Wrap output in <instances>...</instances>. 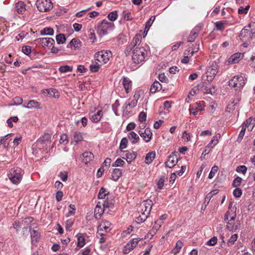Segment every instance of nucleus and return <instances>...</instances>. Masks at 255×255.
Listing matches in <instances>:
<instances>
[{"label": "nucleus", "mask_w": 255, "mask_h": 255, "mask_svg": "<svg viewBox=\"0 0 255 255\" xmlns=\"http://www.w3.org/2000/svg\"><path fill=\"white\" fill-rule=\"evenodd\" d=\"M217 73L218 65L215 62H213L206 68V71L203 74L202 78L204 80L211 82L214 79Z\"/></svg>", "instance_id": "f257e3e1"}, {"label": "nucleus", "mask_w": 255, "mask_h": 255, "mask_svg": "<svg viewBox=\"0 0 255 255\" xmlns=\"http://www.w3.org/2000/svg\"><path fill=\"white\" fill-rule=\"evenodd\" d=\"M7 176L11 182L13 184H17L22 178V171L18 167L12 168L9 169Z\"/></svg>", "instance_id": "f03ea898"}, {"label": "nucleus", "mask_w": 255, "mask_h": 255, "mask_svg": "<svg viewBox=\"0 0 255 255\" xmlns=\"http://www.w3.org/2000/svg\"><path fill=\"white\" fill-rule=\"evenodd\" d=\"M95 60L100 63L107 64L112 57V53L109 50H102L95 54Z\"/></svg>", "instance_id": "7ed1b4c3"}, {"label": "nucleus", "mask_w": 255, "mask_h": 255, "mask_svg": "<svg viewBox=\"0 0 255 255\" xmlns=\"http://www.w3.org/2000/svg\"><path fill=\"white\" fill-rule=\"evenodd\" d=\"M145 50L142 47H136L134 50L132 55V60L136 64H139L143 61L145 58Z\"/></svg>", "instance_id": "20e7f679"}, {"label": "nucleus", "mask_w": 255, "mask_h": 255, "mask_svg": "<svg viewBox=\"0 0 255 255\" xmlns=\"http://www.w3.org/2000/svg\"><path fill=\"white\" fill-rule=\"evenodd\" d=\"M253 34L254 31L251 28V25L250 24L242 30L240 35V39L242 41L250 40L252 38Z\"/></svg>", "instance_id": "39448f33"}, {"label": "nucleus", "mask_w": 255, "mask_h": 255, "mask_svg": "<svg viewBox=\"0 0 255 255\" xmlns=\"http://www.w3.org/2000/svg\"><path fill=\"white\" fill-rule=\"evenodd\" d=\"M36 5L38 9L41 12L50 10L52 7L50 0H37Z\"/></svg>", "instance_id": "423d86ee"}, {"label": "nucleus", "mask_w": 255, "mask_h": 255, "mask_svg": "<svg viewBox=\"0 0 255 255\" xmlns=\"http://www.w3.org/2000/svg\"><path fill=\"white\" fill-rule=\"evenodd\" d=\"M243 58V54L241 53H236L232 55L226 61V64L228 65L238 63Z\"/></svg>", "instance_id": "0eeeda50"}, {"label": "nucleus", "mask_w": 255, "mask_h": 255, "mask_svg": "<svg viewBox=\"0 0 255 255\" xmlns=\"http://www.w3.org/2000/svg\"><path fill=\"white\" fill-rule=\"evenodd\" d=\"M111 226V223L110 222L107 221H102L98 226V232L103 235L104 233L108 232Z\"/></svg>", "instance_id": "6e6552de"}, {"label": "nucleus", "mask_w": 255, "mask_h": 255, "mask_svg": "<svg viewBox=\"0 0 255 255\" xmlns=\"http://www.w3.org/2000/svg\"><path fill=\"white\" fill-rule=\"evenodd\" d=\"M41 92L44 96H46L49 95L50 97L55 99H58L60 96L58 91L56 89L53 88L43 89L41 90Z\"/></svg>", "instance_id": "1a4fd4ad"}, {"label": "nucleus", "mask_w": 255, "mask_h": 255, "mask_svg": "<svg viewBox=\"0 0 255 255\" xmlns=\"http://www.w3.org/2000/svg\"><path fill=\"white\" fill-rule=\"evenodd\" d=\"M31 244L32 246H36L39 242L40 234L37 230L33 229L30 232Z\"/></svg>", "instance_id": "9d476101"}, {"label": "nucleus", "mask_w": 255, "mask_h": 255, "mask_svg": "<svg viewBox=\"0 0 255 255\" xmlns=\"http://www.w3.org/2000/svg\"><path fill=\"white\" fill-rule=\"evenodd\" d=\"M242 78L235 77L229 82V85L230 87L235 88L236 90H238L242 86Z\"/></svg>", "instance_id": "9b49d317"}, {"label": "nucleus", "mask_w": 255, "mask_h": 255, "mask_svg": "<svg viewBox=\"0 0 255 255\" xmlns=\"http://www.w3.org/2000/svg\"><path fill=\"white\" fill-rule=\"evenodd\" d=\"M178 162V158L175 153H172L166 162V166L169 168L174 167Z\"/></svg>", "instance_id": "f8f14e48"}, {"label": "nucleus", "mask_w": 255, "mask_h": 255, "mask_svg": "<svg viewBox=\"0 0 255 255\" xmlns=\"http://www.w3.org/2000/svg\"><path fill=\"white\" fill-rule=\"evenodd\" d=\"M236 213L235 210L230 209L225 216V220L228 223L236 221Z\"/></svg>", "instance_id": "ddd939ff"}, {"label": "nucleus", "mask_w": 255, "mask_h": 255, "mask_svg": "<svg viewBox=\"0 0 255 255\" xmlns=\"http://www.w3.org/2000/svg\"><path fill=\"white\" fill-rule=\"evenodd\" d=\"M69 45L72 50H76L80 49L81 42L78 39L73 38L70 42Z\"/></svg>", "instance_id": "4468645a"}, {"label": "nucleus", "mask_w": 255, "mask_h": 255, "mask_svg": "<svg viewBox=\"0 0 255 255\" xmlns=\"http://www.w3.org/2000/svg\"><path fill=\"white\" fill-rule=\"evenodd\" d=\"M94 158L93 154L90 152H85L82 154V161L85 164H87Z\"/></svg>", "instance_id": "2eb2a0df"}, {"label": "nucleus", "mask_w": 255, "mask_h": 255, "mask_svg": "<svg viewBox=\"0 0 255 255\" xmlns=\"http://www.w3.org/2000/svg\"><path fill=\"white\" fill-rule=\"evenodd\" d=\"M138 242V240L134 239L129 244H128L124 249L123 252L125 254H128L131 250H132L136 247Z\"/></svg>", "instance_id": "dca6fc26"}, {"label": "nucleus", "mask_w": 255, "mask_h": 255, "mask_svg": "<svg viewBox=\"0 0 255 255\" xmlns=\"http://www.w3.org/2000/svg\"><path fill=\"white\" fill-rule=\"evenodd\" d=\"M240 222L236 221L228 223L227 224V228L230 231H236L240 228Z\"/></svg>", "instance_id": "f3484780"}, {"label": "nucleus", "mask_w": 255, "mask_h": 255, "mask_svg": "<svg viewBox=\"0 0 255 255\" xmlns=\"http://www.w3.org/2000/svg\"><path fill=\"white\" fill-rule=\"evenodd\" d=\"M162 224L161 223L157 221L156 220L153 226L152 230L148 233L147 235V237L148 238L149 237H152L155 234L156 232L160 228Z\"/></svg>", "instance_id": "a211bd4d"}, {"label": "nucleus", "mask_w": 255, "mask_h": 255, "mask_svg": "<svg viewBox=\"0 0 255 255\" xmlns=\"http://www.w3.org/2000/svg\"><path fill=\"white\" fill-rule=\"evenodd\" d=\"M255 125V118L248 119L244 123L243 127L247 128L249 131H251Z\"/></svg>", "instance_id": "6ab92c4d"}, {"label": "nucleus", "mask_w": 255, "mask_h": 255, "mask_svg": "<svg viewBox=\"0 0 255 255\" xmlns=\"http://www.w3.org/2000/svg\"><path fill=\"white\" fill-rule=\"evenodd\" d=\"M40 42L44 46H46L49 48H51L52 45L54 44L55 41L53 39L50 38H43L40 39Z\"/></svg>", "instance_id": "aec40b11"}, {"label": "nucleus", "mask_w": 255, "mask_h": 255, "mask_svg": "<svg viewBox=\"0 0 255 255\" xmlns=\"http://www.w3.org/2000/svg\"><path fill=\"white\" fill-rule=\"evenodd\" d=\"M101 202H98L94 211V215L96 218H100L105 211Z\"/></svg>", "instance_id": "412c9836"}, {"label": "nucleus", "mask_w": 255, "mask_h": 255, "mask_svg": "<svg viewBox=\"0 0 255 255\" xmlns=\"http://www.w3.org/2000/svg\"><path fill=\"white\" fill-rule=\"evenodd\" d=\"M138 133L146 142H148L151 138L152 133L147 128L145 130L144 132L140 130L138 131Z\"/></svg>", "instance_id": "4be33fe9"}, {"label": "nucleus", "mask_w": 255, "mask_h": 255, "mask_svg": "<svg viewBox=\"0 0 255 255\" xmlns=\"http://www.w3.org/2000/svg\"><path fill=\"white\" fill-rule=\"evenodd\" d=\"M122 175V173L121 170L120 169L115 168L113 170L110 178L114 181H117Z\"/></svg>", "instance_id": "5701e85b"}, {"label": "nucleus", "mask_w": 255, "mask_h": 255, "mask_svg": "<svg viewBox=\"0 0 255 255\" xmlns=\"http://www.w3.org/2000/svg\"><path fill=\"white\" fill-rule=\"evenodd\" d=\"M77 239V246L80 248L83 247L86 243L85 237L82 234H78L76 236Z\"/></svg>", "instance_id": "b1692460"}, {"label": "nucleus", "mask_w": 255, "mask_h": 255, "mask_svg": "<svg viewBox=\"0 0 255 255\" xmlns=\"http://www.w3.org/2000/svg\"><path fill=\"white\" fill-rule=\"evenodd\" d=\"M15 8L17 12L20 14H23L26 10L25 4L22 1H19L16 3Z\"/></svg>", "instance_id": "393cba45"}, {"label": "nucleus", "mask_w": 255, "mask_h": 255, "mask_svg": "<svg viewBox=\"0 0 255 255\" xmlns=\"http://www.w3.org/2000/svg\"><path fill=\"white\" fill-rule=\"evenodd\" d=\"M83 133L80 132H76L74 134L73 142L75 145H77L79 142L84 139Z\"/></svg>", "instance_id": "a878e982"}, {"label": "nucleus", "mask_w": 255, "mask_h": 255, "mask_svg": "<svg viewBox=\"0 0 255 255\" xmlns=\"http://www.w3.org/2000/svg\"><path fill=\"white\" fill-rule=\"evenodd\" d=\"M162 86L158 81H155L151 86L150 91L152 93H155L156 91L161 90Z\"/></svg>", "instance_id": "bb28decb"}, {"label": "nucleus", "mask_w": 255, "mask_h": 255, "mask_svg": "<svg viewBox=\"0 0 255 255\" xmlns=\"http://www.w3.org/2000/svg\"><path fill=\"white\" fill-rule=\"evenodd\" d=\"M40 103L35 100L29 101L26 106L28 109H40Z\"/></svg>", "instance_id": "cd10ccee"}, {"label": "nucleus", "mask_w": 255, "mask_h": 255, "mask_svg": "<svg viewBox=\"0 0 255 255\" xmlns=\"http://www.w3.org/2000/svg\"><path fill=\"white\" fill-rule=\"evenodd\" d=\"M165 180L166 178L165 177V176H161L156 180V184L158 189H163L164 185V183L165 182Z\"/></svg>", "instance_id": "c85d7f7f"}, {"label": "nucleus", "mask_w": 255, "mask_h": 255, "mask_svg": "<svg viewBox=\"0 0 255 255\" xmlns=\"http://www.w3.org/2000/svg\"><path fill=\"white\" fill-rule=\"evenodd\" d=\"M150 202V201H145L143 204L145 209L143 212V214L145 216V218L147 217L151 211V205Z\"/></svg>", "instance_id": "c756f323"}, {"label": "nucleus", "mask_w": 255, "mask_h": 255, "mask_svg": "<svg viewBox=\"0 0 255 255\" xmlns=\"http://www.w3.org/2000/svg\"><path fill=\"white\" fill-rule=\"evenodd\" d=\"M194 52L195 51L194 50H193L191 53H190L189 51H188L187 53L185 52L184 56L181 60L182 63L184 64L188 63L190 58L193 55Z\"/></svg>", "instance_id": "7c9ffc66"}, {"label": "nucleus", "mask_w": 255, "mask_h": 255, "mask_svg": "<svg viewBox=\"0 0 255 255\" xmlns=\"http://www.w3.org/2000/svg\"><path fill=\"white\" fill-rule=\"evenodd\" d=\"M123 84L126 92L128 93V90L131 87V82L128 79L125 78L123 79Z\"/></svg>", "instance_id": "2f4dec72"}, {"label": "nucleus", "mask_w": 255, "mask_h": 255, "mask_svg": "<svg viewBox=\"0 0 255 255\" xmlns=\"http://www.w3.org/2000/svg\"><path fill=\"white\" fill-rule=\"evenodd\" d=\"M114 24L109 22L108 21L103 20L101 22V24L99 25V26L101 28L102 31H103V34H106L107 31L104 29L105 27H110L112 26Z\"/></svg>", "instance_id": "473e14b6"}, {"label": "nucleus", "mask_w": 255, "mask_h": 255, "mask_svg": "<svg viewBox=\"0 0 255 255\" xmlns=\"http://www.w3.org/2000/svg\"><path fill=\"white\" fill-rule=\"evenodd\" d=\"M155 156V153L154 152H151L148 153L146 157L145 162L146 164H149L152 162Z\"/></svg>", "instance_id": "72a5a7b5"}, {"label": "nucleus", "mask_w": 255, "mask_h": 255, "mask_svg": "<svg viewBox=\"0 0 255 255\" xmlns=\"http://www.w3.org/2000/svg\"><path fill=\"white\" fill-rule=\"evenodd\" d=\"M238 238V235L237 234H234L231 236V237L229 238L228 241V245L229 246H231L233 245L235 242L237 240Z\"/></svg>", "instance_id": "f704fd0d"}, {"label": "nucleus", "mask_w": 255, "mask_h": 255, "mask_svg": "<svg viewBox=\"0 0 255 255\" xmlns=\"http://www.w3.org/2000/svg\"><path fill=\"white\" fill-rule=\"evenodd\" d=\"M76 207L73 204H70L68 207V212L67 217H69L71 216H74L75 214Z\"/></svg>", "instance_id": "c9c22d12"}, {"label": "nucleus", "mask_w": 255, "mask_h": 255, "mask_svg": "<svg viewBox=\"0 0 255 255\" xmlns=\"http://www.w3.org/2000/svg\"><path fill=\"white\" fill-rule=\"evenodd\" d=\"M127 161L130 163L132 160H134L136 157V153L135 152H128L127 155Z\"/></svg>", "instance_id": "e433bc0d"}, {"label": "nucleus", "mask_w": 255, "mask_h": 255, "mask_svg": "<svg viewBox=\"0 0 255 255\" xmlns=\"http://www.w3.org/2000/svg\"><path fill=\"white\" fill-rule=\"evenodd\" d=\"M219 168L217 166L215 165L212 167L211 170L209 174L208 178L210 179H212L217 174Z\"/></svg>", "instance_id": "4c0bfd02"}, {"label": "nucleus", "mask_w": 255, "mask_h": 255, "mask_svg": "<svg viewBox=\"0 0 255 255\" xmlns=\"http://www.w3.org/2000/svg\"><path fill=\"white\" fill-rule=\"evenodd\" d=\"M128 138L133 140L132 142L133 143L137 142L139 139L138 135L134 132H130L128 135Z\"/></svg>", "instance_id": "58836bf2"}, {"label": "nucleus", "mask_w": 255, "mask_h": 255, "mask_svg": "<svg viewBox=\"0 0 255 255\" xmlns=\"http://www.w3.org/2000/svg\"><path fill=\"white\" fill-rule=\"evenodd\" d=\"M102 207L104 209L105 211L107 209H109L112 208L113 204L111 201L105 200L103 203H101Z\"/></svg>", "instance_id": "ea45409f"}, {"label": "nucleus", "mask_w": 255, "mask_h": 255, "mask_svg": "<svg viewBox=\"0 0 255 255\" xmlns=\"http://www.w3.org/2000/svg\"><path fill=\"white\" fill-rule=\"evenodd\" d=\"M109 194V191L105 188L102 187L99 193L98 197L100 199H104Z\"/></svg>", "instance_id": "a19ab883"}, {"label": "nucleus", "mask_w": 255, "mask_h": 255, "mask_svg": "<svg viewBox=\"0 0 255 255\" xmlns=\"http://www.w3.org/2000/svg\"><path fill=\"white\" fill-rule=\"evenodd\" d=\"M102 117V111H99L98 112V113L96 115H95L94 116H93L92 117L91 120L93 122L97 123L100 121Z\"/></svg>", "instance_id": "79ce46f5"}, {"label": "nucleus", "mask_w": 255, "mask_h": 255, "mask_svg": "<svg viewBox=\"0 0 255 255\" xmlns=\"http://www.w3.org/2000/svg\"><path fill=\"white\" fill-rule=\"evenodd\" d=\"M42 35H53L54 30L50 27H46L40 31Z\"/></svg>", "instance_id": "37998d69"}, {"label": "nucleus", "mask_w": 255, "mask_h": 255, "mask_svg": "<svg viewBox=\"0 0 255 255\" xmlns=\"http://www.w3.org/2000/svg\"><path fill=\"white\" fill-rule=\"evenodd\" d=\"M56 41L58 44H63L66 41V38L63 34H58L56 36Z\"/></svg>", "instance_id": "c03bdc74"}, {"label": "nucleus", "mask_w": 255, "mask_h": 255, "mask_svg": "<svg viewBox=\"0 0 255 255\" xmlns=\"http://www.w3.org/2000/svg\"><path fill=\"white\" fill-rule=\"evenodd\" d=\"M182 246L183 244L181 241H178L177 242L175 247L173 250V252L174 253L175 255L178 253L180 252L181 249L182 247Z\"/></svg>", "instance_id": "a18cd8bd"}, {"label": "nucleus", "mask_w": 255, "mask_h": 255, "mask_svg": "<svg viewBox=\"0 0 255 255\" xmlns=\"http://www.w3.org/2000/svg\"><path fill=\"white\" fill-rule=\"evenodd\" d=\"M72 70V68L68 65L61 66L59 69V71L62 73L70 72Z\"/></svg>", "instance_id": "49530a36"}, {"label": "nucleus", "mask_w": 255, "mask_h": 255, "mask_svg": "<svg viewBox=\"0 0 255 255\" xmlns=\"http://www.w3.org/2000/svg\"><path fill=\"white\" fill-rule=\"evenodd\" d=\"M118 17L117 12L116 11L110 12L108 16V19L111 21H115Z\"/></svg>", "instance_id": "de8ad7c7"}, {"label": "nucleus", "mask_w": 255, "mask_h": 255, "mask_svg": "<svg viewBox=\"0 0 255 255\" xmlns=\"http://www.w3.org/2000/svg\"><path fill=\"white\" fill-rule=\"evenodd\" d=\"M123 17L126 20H131L133 19V16L130 12H127L124 11L123 12Z\"/></svg>", "instance_id": "09e8293b"}, {"label": "nucleus", "mask_w": 255, "mask_h": 255, "mask_svg": "<svg viewBox=\"0 0 255 255\" xmlns=\"http://www.w3.org/2000/svg\"><path fill=\"white\" fill-rule=\"evenodd\" d=\"M68 142V136L66 134H63L61 136L60 143L63 144H66Z\"/></svg>", "instance_id": "8fccbe9b"}, {"label": "nucleus", "mask_w": 255, "mask_h": 255, "mask_svg": "<svg viewBox=\"0 0 255 255\" xmlns=\"http://www.w3.org/2000/svg\"><path fill=\"white\" fill-rule=\"evenodd\" d=\"M250 6L249 5H248L245 8L241 7L238 9L239 14H246V13H247V12L250 8Z\"/></svg>", "instance_id": "3c124183"}, {"label": "nucleus", "mask_w": 255, "mask_h": 255, "mask_svg": "<svg viewBox=\"0 0 255 255\" xmlns=\"http://www.w3.org/2000/svg\"><path fill=\"white\" fill-rule=\"evenodd\" d=\"M111 163V159L110 158H106L101 167H104V168H105L106 170L110 167Z\"/></svg>", "instance_id": "603ef678"}, {"label": "nucleus", "mask_w": 255, "mask_h": 255, "mask_svg": "<svg viewBox=\"0 0 255 255\" xmlns=\"http://www.w3.org/2000/svg\"><path fill=\"white\" fill-rule=\"evenodd\" d=\"M236 104L237 102L235 104H234V102L232 104H229L226 110V112L230 113L233 112L235 109V106L236 105Z\"/></svg>", "instance_id": "864d4df0"}, {"label": "nucleus", "mask_w": 255, "mask_h": 255, "mask_svg": "<svg viewBox=\"0 0 255 255\" xmlns=\"http://www.w3.org/2000/svg\"><path fill=\"white\" fill-rule=\"evenodd\" d=\"M204 93L206 94H213L215 93L216 90L215 87L214 86H213L212 88H207L204 89Z\"/></svg>", "instance_id": "5fc2aeb1"}, {"label": "nucleus", "mask_w": 255, "mask_h": 255, "mask_svg": "<svg viewBox=\"0 0 255 255\" xmlns=\"http://www.w3.org/2000/svg\"><path fill=\"white\" fill-rule=\"evenodd\" d=\"M128 141L126 138H124L122 139L120 148L121 149H123L127 147Z\"/></svg>", "instance_id": "6e6d98bb"}, {"label": "nucleus", "mask_w": 255, "mask_h": 255, "mask_svg": "<svg viewBox=\"0 0 255 255\" xmlns=\"http://www.w3.org/2000/svg\"><path fill=\"white\" fill-rule=\"evenodd\" d=\"M159 80L163 83H167L168 81V78L166 77L164 73H161L159 75Z\"/></svg>", "instance_id": "4d7b16f0"}, {"label": "nucleus", "mask_w": 255, "mask_h": 255, "mask_svg": "<svg viewBox=\"0 0 255 255\" xmlns=\"http://www.w3.org/2000/svg\"><path fill=\"white\" fill-rule=\"evenodd\" d=\"M217 238L216 237H214L211 239L210 240H209L207 244L209 246H214L215 244H217Z\"/></svg>", "instance_id": "13d9d810"}, {"label": "nucleus", "mask_w": 255, "mask_h": 255, "mask_svg": "<svg viewBox=\"0 0 255 255\" xmlns=\"http://www.w3.org/2000/svg\"><path fill=\"white\" fill-rule=\"evenodd\" d=\"M186 170V166L183 165L181 166V169L179 171H177L176 173L179 176H181L183 175V174H184V173L185 172Z\"/></svg>", "instance_id": "bf43d9fd"}, {"label": "nucleus", "mask_w": 255, "mask_h": 255, "mask_svg": "<svg viewBox=\"0 0 255 255\" xmlns=\"http://www.w3.org/2000/svg\"><path fill=\"white\" fill-rule=\"evenodd\" d=\"M146 118V114L143 112L140 113L138 117V120L140 122H143L145 121Z\"/></svg>", "instance_id": "052dcab7"}, {"label": "nucleus", "mask_w": 255, "mask_h": 255, "mask_svg": "<svg viewBox=\"0 0 255 255\" xmlns=\"http://www.w3.org/2000/svg\"><path fill=\"white\" fill-rule=\"evenodd\" d=\"M247 170V167L244 165L239 166L237 168V171L238 172H241L243 174L246 173Z\"/></svg>", "instance_id": "680f3d73"}, {"label": "nucleus", "mask_w": 255, "mask_h": 255, "mask_svg": "<svg viewBox=\"0 0 255 255\" xmlns=\"http://www.w3.org/2000/svg\"><path fill=\"white\" fill-rule=\"evenodd\" d=\"M242 178H240V177H237L233 181V185L234 186V187H238L239 186L240 184H241V181H242Z\"/></svg>", "instance_id": "e2e57ef3"}, {"label": "nucleus", "mask_w": 255, "mask_h": 255, "mask_svg": "<svg viewBox=\"0 0 255 255\" xmlns=\"http://www.w3.org/2000/svg\"><path fill=\"white\" fill-rule=\"evenodd\" d=\"M22 51L24 54L29 55L31 53V48L28 46H24L22 47Z\"/></svg>", "instance_id": "0e129e2a"}, {"label": "nucleus", "mask_w": 255, "mask_h": 255, "mask_svg": "<svg viewBox=\"0 0 255 255\" xmlns=\"http://www.w3.org/2000/svg\"><path fill=\"white\" fill-rule=\"evenodd\" d=\"M182 137L185 141L187 142L189 141L190 140V135L186 131H184L183 133Z\"/></svg>", "instance_id": "69168bd1"}, {"label": "nucleus", "mask_w": 255, "mask_h": 255, "mask_svg": "<svg viewBox=\"0 0 255 255\" xmlns=\"http://www.w3.org/2000/svg\"><path fill=\"white\" fill-rule=\"evenodd\" d=\"M234 195L236 197H239L242 195V190L239 188H236L233 192Z\"/></svg>", "instance_id": "338daca9"}, {"label": "nucleus", "mask_w": 255, "mask_h": 255, "mask_svg": "<svg viewBox=\"0 0 255 255\" xmlns=\"http://www.w3.org/2000/svg\"><path fill=\"white\" fill-rule=\"evenodd\" d=\"M91 250L89 248H87L81 251L82 255H91Z\"/></svg>", "instance_id": "774afa93"}]
</instances>
